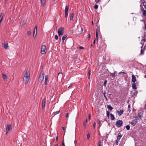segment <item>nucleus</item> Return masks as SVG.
Returning a JSON list of instances; mask_svg holds the SVG:
<instances>
[{
	"label": "nucleus",
	"mask_w": 146,
	"mask_h": 146,
	"mask_svg": "<svg viewBox=\"0 0 146 146\" xmlns=\"http://www.w3.org/2000/svg\"><path fill=\"white\" fill-rule=\"evenodd\" d=\"M60 112V110L56 111L55 112V113H54L55 115H57V114H58Z\"/></svg>",
	"instance_id": "nucleus-35"
},
{
	"label": "nucleus",
	"mask_w": 146,
	"mask_h": 146,
	"mask_svg": "<svg viewBox=\"0 0 146 146\" xmlns=\"http://www.w3.org/2000/svg\"><path fill=\"white\" fill-rule=\"evenodd\" d=\"M65 17H67L68 16V13H65Z\"/></svg>",
	"instance_id": "nucleus-39"
},
{
	"label": "nucleus",
	"mask_w": 146,
	"mask_h": 146,
	"mask_svg": "<svg viewBox=\"0 0 146 146\" xmlns=\"http://www.w3.org/2000/svg\"><path fill=\"white\" fill-rule=\"evenodd\" d=\"M62 145H63V146H65V145L64 142L62 143Z\"/></svg>",
	"instance_id": "nucleus-56"
},
{
	"label": "nucleus",
	"mask_w": 146,
	"mask_h": 146,
	"mask_svg": "<svg viewBox=\"0 0 146 146\" xmlns=\"http://www.w3.org/2000/svg\"><path fill=\"white\" fill-rule=\"evenodd\" d=\"M78 30L79 31L78 33L81 34L82 33L83 31L82 28L81 27H78Z\"/></svg>",
	"instance_id": "nucleus-14"
},
{
	"label": "nucleus",
	"mask_w": 146,
	"mask_h": 146,
	"mask_svg": "<svg viewBox=\"0 0 146 146\" xmlns=\"http://www.w3.org/2000/svg\"><path fill=\"white\" fill-rule=\"evenodd\" d=\"M90 72H91V70H90L89 71H88V75H89V76H90V74H91Z\"/></svg>",
	"instance_id": "nucleus-48"
},
{
	"label": "nucleus",
	"mask_w": 146,
	"mask_h": 146,
	"mask_svg": "<svg viewBox=\"0 0 146 146\" xmlns=\"http://www.w3.org/2000/svg\"><path fill=\"white\" fill-rule=\"evenodd\" d=\"M144 49H146V45L144 47Z\"/></svg>",
	"instance_id": "nucleus-63"
},
{
	"label": "nucleus",
	"mask_w": 146,
	"mask_h": 146,
	"mask_svg": "<svg viewBox=\"0 0 146 146\" xmlns=\"http://www.w3.org/2000/svg\"><path fill=\"white\" fill-rule=\"evenodd\" d=\"M73 17H74V14L73 13H72L71 14V15H70V20H72V19H73Z\"/></svg>",
	"instance_id": "nucleus-27"
},
{
	"label": "nucleus",
	"mask_w": 146,
	"mask_h": 146,
	"mask_svg": "<svg viewBox=\"0 0 146 146\" xmlns=\"http://www.w3.org/2000/svg\"><path fill=\"white\" fill-rule=\"evenodd\" d=\"M126 128L127 130H129L130 129V126L129 125H127L126 126Z\"/></svg>",
	"instance_id": "nucleus-32"
},
{
	"label": "nucleus",
	"mask_w": 146,
	"mask_h": 146,
	"mask_svg": "<svg viewBox=\"0 0 146 146\" xmlns=\"http://www.w3.org/2000/svg\"><path fill=\"white\" fill-rule=\"evenodd\" d=\"M123 112L124 111L123 110H121L119 111L117 110L116 111L117 113L119 116L123 114Z\"/></svg>",
	"instance_id": "nucleus-10"
},
{
	"label": "nucleus",
	"mask_w": 146,
	"mask_h": 146,
	"mask_svg": "<svg viewBox=\"0 0 146 146\" xmlns=\"http://www.w3.org/2000/svg\"><path fill=\"white\" fill-rule=\"evenodd\" d=\"M37 31H35V29L33 31V37H35L36 35Z\"/></svg>",
	"instance_id": "nucleus-23"
},
{
	"label": "nucleus",
	"mask_w": 146,
	"mask_h": 146,
	"mask_svg": "<svg viewBox=\"0 0 146 146\" xmlns=\"http://www.w3.org/2000/svg\"><path fill=\"white\" fill-rule=\"evenodd\" d=\"M88 38H90V34H89Z\"/></svg>",
	"instance_id": "nucleus-57"
},
{
	"label": "nucleus",
	"mask_w": 146,
	"mask_h": 146,
	"mask_svg": "<svg viewBox=\"0 0 146 146\" xmlns=\"http://www.w3.org/2000/svg\"><path fill=\"white\" fill-rule=\"evenodd\" d=\"M27 34H28V36H30L31 35V32L30 31H29L28 32Z\"/></svg>",
	"instance_id": "nucleus-38"
},
{
	"label": "nucleus",
	"mask_w": 146,
	"mask_h": 146,
	"mask_svg": "<svg viewBox=\"0 0 146 146\" xmlns=\"http://www.w3.org/2000/svg\"><path fill=\"white\" fill-rule=\"evenodd\" d=\"M48 75H46L45 76V81L47 82V81L48 80Z\"/></svg>",
	"instance_id": "nucleus-25"
},
{
	"label": "nucleus",
	"mask_w": 146,
	"mask_h": 146,
	"mask_svg": "<svg viewBox=\"0 0 146 146\" xmlns=\"http://www.w3.org/2000/svg\"><path fill=\"white\" fill-rule=\"evenodd\" d=\"M11 129V125H8L6 127V133L7 134L9 131Z\"/></svg>",
	"instance_id": "nucleus-7"
},
{
	"label": "nucleus",
	"mask_w": 146,
	"mask_h": 146,
	"mask_svg": "<svg viewBox=\"0 0 146 146\" xmlns=\"http://www.w3.org/2000/svg\"><path fill=\"white\" fill-rule=\"evenodd\" d=\"M60 74H62V73H59L58 74V75H59Z\"/></svg>",
	"instance_id": "nucleus-60"
},
{
	"label": "nucleus",
	"mask_w": 146,
	"mask_h": 146,
	"mask_svg": "<svg viewBox=\"0 0 146 146\" xmlns=\"http://www.w3.org/2000/svg\"><path fill=\"white\" fill-rule=\"evenodd\" d=\"M69 8V6H66V7L65 9V13H68Z\"/></svg>",
	"instance_id": "nucleus-21"
},
{
	"label": "nucleus",
	"mask_w": 146,
	"mask_h": 146,
	"mask_svg": "<svg viewBox=\"0 0 146 146\" xmlns=\"http://www.w3.org/2000/svg\"><path fill=\"white\" fill-rule=\"evenodd\" d=\"M84 126L85 127V128L86 127V124L84 122L83 123Z\"/></svg>",
	"instance_id": "nucleus-47"
},
{
	"label": "nucleus",
	"mask_w": 146,
	"mask_h": 146,
	"mask_svg": "<svg viewBox=\"0 0 146 146\" xmlns=\"http://www.w3.org/2000/svg\"><path fill=\"white\" fill-rule=\"evenodd\" d=\"M26 23V21H23L21 23V24L24 25Z\"/></svg>",
	"instance_id": "nucleus-30"
},
{
	"label": "nucleus",
	"mask_w": 146,
	"mask_h": 146,
	"mask_svg": "<svg viewBox=\"0 0 146 146\" xmlns=\"http://www.w3.org/2000/svg\"><path fill=\"white\" fill-rule=\"evenodd\" d=\"M55 38L56 40H58V36L56 35L55 36Z\"/></svg>",
	"instance_id": "nucleus-43"
},
{
	"label": "nucleus",
	"mask_w": 146,
	"mask_h": 146,
	"mask_svg": "<svg viewBox=\"0 0 146 146\" xmlns=\"http://www.w3.org/2000/svg\"><path fill=\"white\" fill-rule=\"evenodd\" d=\"M90 117H91V116L90 115H89L88 116V117H89V119H90Z\"/></svg>",
	"instance_id": "nucleus-58"
},
{
	"label": "nucleus",
	"mask_w": 146,
	"mask_h": 146,
	"mask_svg": "<svg viewBox=\"0 0 146 146\" xmlns=\"http://www.w3.org/2000/svg\"><path fill=\"white\" fill-rule=\"evenodd\" d=\"M137 121V119L136 118H135L134 119H133L132 121L131 122V124L133 126H135L136 124Z\"/></svg>",
	"instance_id": "nucleus-8"
},
{
	"label": "nucleus",
	"mask_w": 146,
	"mask_h": 146,
	"mask_svg": "<svg viewBox=\"0 0 146 146\" xmlns=\"http://www.w3.org/2000/svg\"><path fill=\"white\" fill-rule=\"evenodd\" d=\"M2 75L3 77L4 80H6L7 79V76L6 75L4 74H2Z\"/></svg>",
	"instance_id": "nucleus-22"
},
{
	"label": "nucleus",
	"mask_w": 146,
	"mask_h": 146,
	"mask_svg": "<svg viewBox=\"0 0 146 146\" xmlns=\"http://www.w3.org/2000/svg\"><path fill=\"white\" fill-rule=\"evenodd\" d=\"M122 135L121 133H119L118 134V136L117 137V140H119L122 137Z\"/></svg>",
	"instance_id": "nucleus-15"
},
{
	"label": "nucleus",
	"mask_w": 146,
	"mask_h": 146,
	"mask_svg": "<svg viewBox=\"0 0 146 146\" xmlns=\"http://www.w3.org/2000/svg\"><path fill=\"white\" fill-rule=\"evenodd\" d=\"M119 141V140H117V139L116 141L115 142V143L116 145L118 144V142Z\"/></svg>",
	"instance_id": "nucleus-49"
},
{
	"label": "nucleus",
	"mask_w": 146,
	"mask_h": 146,
	"mask_svg": "<svg viewBox=\"0 0 146 146\" xmlns=\"http://www.w3.org/2000/svg\"><path fill=\"white\" fill-rule=\"evenodd\" d=\"M77 143V141L76 140H75L74 141V143L75 144H76Z\"/></svg>",
	"instance_id": "nucleus-53"
},
{
	"label": "nucleus",
	"mask_w": 146,
	"mask_h": 146,
	"mask_svg": "<svg viewBox=\"0 0 146 146\" xmlns=\"http://www.w3.org/2000/svg\"><path fill=\"white\" fill-rule=\"evenodd\" d=\"M46 99H43L42 100V109H44L45 105V103L46 102Z\"/></svg>",
	"instance_id": "nucleus-11"
},
{
	"label": "nucleus",
	"mask_w": 146,
	"mask_h": 146,
	"mask_svg": "<svg viewBox=\"0 0 146 146\" xmlns=\"http://www.w3.org/2000/svg\"><path fill=\"white\" fill-rule=\"evenodd\" d=\"M96 38L97 40H98V32L97 31V29H96Z\"/></svg>",
	"instance_id": "nucleus-26"
},
{
	"label": "nucleus",
	"mask_w": 146,
	"mask_h": 146,
	"mask_svg": "<svg viewBox=\"0 0 146 146\" xmlns=\"http://www.w3.org/2000/svg\"><path fill=\"white\" fill-rule=\"evenodd\" d=\"M123 122L121 120H119L117 121L115 123V125L117 127H120L123 124Z\"/></svg>",
	"instance_id": "nucleus-5"
},
{
	"label": "nucleus",
	"mask_w": 146,
	"mask_h": 146,
	"mask_svg": "<svg viewBox=\"0 0 146 146\" xmlns=\"http://www.w3.org/2000/svg\"><path fill=\"white\" fill-rule=\"evenodd\" d=\"M106 114L108 117L109 118L110 115V113L108 111H106Z\"/></svg>",
	"instance_id": "nucleus-29"
},
{
	"label": "nucleus",
	"mask_w": 146,
	"mask_h": 146,
	"mask_svg": "<svg viewBox=\"0 0 146 146\" xmlns=\"http://www.w3.org/2000/svg\"><path fill=\"white\" fill-rule=\"evenodd\" d=\"M3 46L6 49H8L9 46L8 43L5 41L4 43L2 44Z\"/></svg>",
	"instance_id": "nucleus-6"
},
{
	"label": "nucleus",
	"mask_w": 146,
	"mask_h": 146,
	"mask_svg": "<svg viewBox=\"0 0 146 146\" xmlns=\"http://www.w3.org/2000/svg\"><path fill=\"white\" fill-rule=\"evenodd\" d=\"M98 6L97 5H96L94 6V9H97L98 8Z\"/></svg>",
	"instance_id": "nucleus-34"
},
{
	"label": "nucleus",
	"mask_w": 146,
	"mask_h": 146,
	"mask_svg": "<svg viewBox=\"0 0 146 146\" xmlns=\"http://www.w3.org/2000/svg\"><path fill=\"white\" fill-rule=\"evenodd\" d=\"M66 117L67 118H68L69 117V114L68 113L66 114Z\"/></svg>",
	"instance_id": "nucleus-44"
},
{
	"label": "nucleus",
	"mask_w": 146,
	"mask_h": 146,
	"mask_svg": "<svg viewBox=\"0 0 146 146\" xmlns=\"http://www.w3.org/2000/svg\"><path fill=\"white\" fill-rule=\"evenodd\" d=\"M142 15L144 17H146V11L144 9L142 10Z\"/></svg>",
	"instance_id": "nucleus-16"
},
{
	"label": "nucleus",
	"mask_w": 146,
	"mask_h": 146,
	"mask_svg": "<svg viewBox=\"0 0 146 146\" xmlns=\"http://www.w3.org/2000/svg\"><path fill=\"white\" fill-rule=\"evenodd\" d=\"M30 78V74L29 72L27 71L25 74L23 78V80L25 82V83L27 84L29 82Z\"/></svg>",
	"instance_id": "nucleus-1"
},
{
	"label": "nucleus",
	"mask_w": 146,
	"mask_h": 146,
	"mask_svg": "<svg viewBox=\"0 0 146 146\" xmlns=\"http://www.w3.org/2000/svg\"><path fill=\"white\" fill-rule=\"evenodd\" d=\"M143 117V113L141 112H140L138 115V118L140 120L142 119Z\"/></svg>",
	"instance_id": "nucleus-12"
},
{
	"label": "nucleus",
	"mask_w": 146,
	"mask_h": 146,
	"mask_svg": "<svg viewBox=\"0 0 146 146\" xmlns=\"http://www.w3.org/2000/svg\"><path fill=\"white\" fill-rule=\"evenodd\" d=\"M136 81V77L133 74L132 75V81L133 83H135Z\"/></svg>",
	"instance_id": "nucleus-13"
},
{
	"label": "nucleus",
	"mask_w": 146,
	"mask_h": 146,
	"mask_svg": "<svg viewBox=\"0 0 146 146\" xmlns=\"http://www.w3.org/2000/svg\"><path fill=\"white\" fill-rule=\"evenodd\" d=\"M111 76L112 77H114L115 76V74L114 73H112L111 74Z\"/></svg>",
	"instance_id": "nucleus-42"
},
{
	"label": "nucleus",
	"mask_w": 146,
	"mask_h": 146,
	"mask_svg": "<svg viewBox=\"0 0 146 146\" xmlns=\"http://www.w3.org/2000/svg\"><path fill=\"white\" fill-rule=\"evenodd\" d=\"M96 123H95V122H94V123L93 124V127H94V129L95 128V126H96Z\"/></svg>",
	"instance_id": "nucleus-45"
},
{
	"label": "nucleus",
	"mask_w": 146,
	"mask_h": 146,
	"mask_svg": "<svg viewBox=\"0 0 146 146\" xmlns=\"http://www.w3.org/2000/svg\"><path fill=\"white\" fill-rule=\"evenodd\" d=\"M104 97L106 98V99L107 98L106 96V95H105V93H104Z\"/></svg>",
	"instance_id": "nucleus-54"
},
{
	"label": "nucleus",
	"mask_w": 146,
	"mask_h": 146,
	"mask_svg": "<svg viewBox=\"0 0 146 146\" xmlns=\"http://www.w3.org/2000/svg\"><path fill=\"white\" fill-rule=\"evenodd\" d=\"M100 1H101V0H95V2L96 3H98Z\"/></svg>",
	"instance_id": "nucleus-41"
},
{
	"label": "nucleus",
	"mask_w": 146,
	"mask_h": 146,
	"mask_svg": "<svg viewBox=\"0 0 146 146\" xmlns=\"http://www.w3.org/2000/svg\"><path fill=\"white\" fill-rule=\"evenodd\" d=\"M37 25H36L35 26V28L34 29H35V31H37Z\"/></svg>",
	"instance_id": "nucleus-40"
},
{
	"label": "nucleus",
	"mask_w": 146,
	"mask_h": 146,
	"mask_svg": "<svg viewBox=\"0 0 146 146\" xmlns=\"http://www.w3.org/2000/svg\"><path fill=\"white\" fill-rule=\"evenodd\" d=\"M98 124H99V125L100 126H101V122H100V121H98Z\"/></svg>",
	"instance_id": "nucleus-51"
},
{
	"label": "nucleus",
	"mask_w": 146,
	"mask_h": 146,
	"mask_svg": "<svg viewBox=\"0 0 146 146\" xmlns=\"http://www.w3.org/2000/svg\"><path fill=\"white\" fill-rule=\"evenodd\" d=\"M54 146H59L58 144H56L55 145H54Z\"/></svg>",
	"instance_id": "nucleus-62"
},
{
	"label": "nucleus",
	"mask_w": 146,
	"mask_h": 146,
	"mask_svg": "<svg viewBox=\"0 0 146 146\" xmlns=\"http://www.w3.org/2000/svg\"><path fill=\"white\" fill-rule=\"evenodd\" d=\"M64 30L63 27H61L58 29V34L59 36L61 35H63Z\"/></svg>",
	"instance_id": "nucleus-3"
},
{
	"label": "nucleus",
	"mask_w": 146,
	"mask_h": 146,
	"mask_svg": "<svg viewBox=\"0 0 146 146\" xmlns=\"http://www.w3.org/2000/svg\"><path fill=\"white\" fill-rule=\"evenodd\" d=\"M62 129L64 130H65V128L64 127H62Z\"/></svg>",
	"instance_id": "nucleus-55"
},
{
	"label": "nucleus",
	"mask_w": 146,
	"mask_h": 146,
	"mask_svg": "<svg viewBox=\"0 0 146 146\" xmlns=\"http://www.w3.org/2000/svg\"><path fill=\"white\" fill-rule=\"evenodd\" d=\"M107 80H105L104 82V86L105 87L106 86V83H107Z\"/></svg>",
	"instance_id": "nucleus-33"
},
{
	"label": "nucleus",
	"mask_w": 146,
	"mask_h": 146,
	"mask_svg": "<svg viewBox=\"0 0 146 146\" xmlns=\"http://www.w3.org/2000/svg\"><path fill=\"white\" fill-rule=\"evenodd\" d=\"M132 87L134 89L136 90L137 89L136 86L135 84L134 83L132 84Z\"/></svg>",
	"instance_id": "nucleus-17"
},
{
	"label": "nucleus",
	"mask_w": 146,
	"mask_h": 146,
	"mask_svg": "<svg viewBox=\"0 0 146 146\" xmlns=\"http://www.w3.org/2000/svg\"><path fill=\"white\" fill-rule=\"evenodd\" d=\"M47 84V82L45 81L44 83L43 84V85L44 86H46Z\"/></svg>",
	"instance_id": "nucleus-50"
},
{
	"label": "nucleus",
	"mask_w": 146,
	"mask_h": 146,
	"mask_svg": "<svg viewBox=\"0 0 146 146\" xmlns=\"http://www.w3.org/2000/svg\"><path fill=\"white\" fill-rule=\"evenodd\" d=\"M121 73H122V74H126V73L125 72H120L119 73V74H121Z\"/></svg>",
	"instance_id": "nucleus-52"
},
{
	"label": "nucleus",
	"mask_w": 146,
	"mask_h": 146,
	"mask_svg": "<svg viewBox=\"0 0 146 146\" xmlns=\"http://www.w3.org/2000/svg\"><path fill=\"white\" fill-rule=\"evenodd\" d=\"M78 48L80 49H83L84 48L82 46H80Z\"/></svg>",
	"instance_id": "nucleus-46"
},
{
	"label": "nucleus",
	"mask_w": 146,
	"mask_h": 146,
	"mask_svg": "<svg viewBox=\"0 0 146 146\" xmlns=\"http://www.w3.org/2000/svg\"><path fill=\"white\" fill-rule=\"evenodd\" d=\"M95 41H96V40H95V39L94 40V41L93 42V43L94 44H95Z\"/></svg>",
	"instance_id": "nucleus-59"
},
{
	"label": "nucleus",
	"mask_w": 146,
	"mask_h": 146,
	"mask_svg": "<svg viewBox=\"0 0 146 146\" xmlns=\"http://www.w3.org/2000/svg\"><path fill=\"white\" fill-rule=\"evenodd\" d=\"M46 51V46L43 45L41 47V52L42 54H44Z\"/></svg>",
	"instance_id": "nucleus-4"
},
{
	"label": "nucleus",
	"mask_w": 146,
	"mask_h": 146,
	"mask_svg": "<svg viewBox=\"0 0 146 146\" xmlns=\"http://www.w3.org/2000/svg\"><path fill=\"white\" fill-rule=\"evenodd\" d=\"M90 134L89 133H88L87 134V139H89L90 138Z\"/></svg>",
	"instance_id": "nucleus-36"
},
{
	"label": "nucleus",
	"mask_w": 146,
	"mask_h": 146,
	"mask_svg": "<svg viewBox=\"0 0 146 146\" xmlns=\"http://www.w3.org/2000/svg\"><path fill=\"white\" fill-rule=\"evenodd\" d=\"M88 78L89 79L90 78V76L88 75Z\"/></svg>",
	"instance_id": "nucleus-61"
},
{
	"label": "nucleus",
	"mask_w": 146,
	"mask_h": 146,
	"mask_svg": "<svg viewBox=\"0 0 146 146\" xmlns=\"http://www.w3.org/2000/svg\"><path fill=\"white\" fill-rule=\"evenodd\" d=\"M110 118H111V120H114L115 119V117H114V115L112 113H111L110 114Z\"/></svg>",
	"instance_id": "nucleus-18"
},
{
	"label": "nucleus",
	"mask_w": 146,
	"mask_h": 146,
	"mask_svg": "<svg viewBox=\"0 0 146 146\" xmlns=\"http://www.w3.org/2000/svg\"><path fill=\"white\" fill-rule=\"evenodd\" d=\"M107 107L108 109L110 110H112L113 109V108L112 107V106L110 105H107Z\"/></svg>",
	"instance_id": "nucleus-20"
},
{
	"label": "nucleus",
	"mask_w": 146,
	"mask_h": 146,
	"mask_svg": "<svg viewBox=\"0 0 146 146\" xmlns=\"http://www.w3.org/2000/svg\"><path fill=\"white\" fill-rule=\"evenodd\" d=\"M66 37L67 36L66 35H64L63 36L62 38V42H64V40L66 38Z\"/></svg>",
	"instance_id": "nucleus-19"
},
{
	"label": "nucleus",
	"mask_w": 146,
	"mask_h": 146,
	"mask_svg": "<svg viewBox=\"0 0 146 146\" xmlns=\"http://www.w3.org/2000/svg\"><path fill=\"white\" fill-rule=\"evenodd\" d=\"M44 74L43 72H41L39 77V82H41L44 78Z\"/></svg>",
	"instance_id": "nucleus-2"
},
{
	"label": "nucleus",
	"mask_w": 146,
	"mask_h": 146,
	"mask_svg": "<svg viewBox=\"0 0 146 146\" xmlns=\"http://www.w3.org/2000/svg\"><path fill=\"white\" fill-rule=\"evenodd\" d=\"M144 49H143V50L142 49L141 50V52L140 54V55H143L144 52Z\"/></svg>",
	"instance_id": "nucleus-28"
},
{
	"label": "nucleus",
	"mask_w": 146,
	"mask_h": 146,
	"mask_svg": "<svg viewBox=\"0 0 146 146\" xmlns=\"http://www.w3.org/2000/svg\"><path fill=\"white\" fill-rule=\"evenodd\" d=\"M146 42V35L145 34L144 36V38L142 40H141V44H142V46L141 47V48H142L143 46V45L144 44V42Z\"/></svg>",
	"instance_id": "nucleus-9"
},
{
	"label": "nucleus",
	"mask_w": 146,
	"mask_h": 146,
	"mask_svg": "<svg viewBox=\"0 0 146 146\" xmlns=\"http://www.w3.org/2000/svg\"><path fill=\"white\" fill-rule=\"evenodd\" d=\"M145 108L146 109V104H145Z\"/></svg>",
	"instance_id": "nucleus-64"
},
{
	"label": "nucleus",
	"mask_w": 146,
	"mask_h": 146,
	"mask_svg": "<svg viewBox=\"0 0 146 146\" xmlns=\"http://www.w3.org/2000/svg\"><path fill=\"white\" fill-rule=\"evenodd\" d=\"M98 146H101V141H99L98 143Z\"/></svg>",
	"instance_id": "nucleus-37"
},
{
	"label": "nucleus",
	"mask_w": 146,
	"mask_h": 146,
	"mask_svg": "<svg viewBox=\"0 0 146 146\" xmlns=\"http://www.w3.org/2000/svg\"><path fill=\"white\" fill-rule=\"evenodd\" d=\"M42 5L43 6L45 4L46 0H40Z\"/></svg>",
	"instance_id": "nucleus-24"
},
{
	"label": "nucleus",
	"mask_w": 146,
	"mask_h": 146,
	"mask_svg": "<svg viewBox=\"0 0 146 146\" xmlns=\"http://www.w3.org/2000/svg\"><path fill=\"white\" fill-rule=\"evenodd\" d=\"M4 16V13H1L0 15V17H1V19H2L3 20V17Z\"/></svg>",
	"instance_id": "nucleus-31"
}]
</instances>
